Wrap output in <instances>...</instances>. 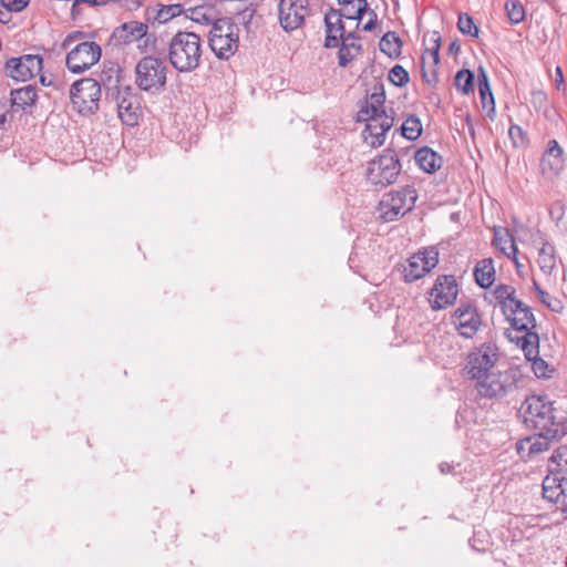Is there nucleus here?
Returning a JSON list of instances; mask_svg holds the SVG:
<instances>
[{
  "mask_svg": "<svg viewBox=\"0 0 567 567\" xmlns=\"http://www.w3.org/2000/svg\"><path fill=\"white\" fill-rule=\"evenodd\" d=\"M524 423L537 431L517 443V452L532 457L547 451L551 443L567 434V413L554 406L547 396L530 395L522 403Z\"/></svg>",
  "mask_w": 567,
  "mask_h": 567,
  "instance_id": "1",
  "label": "nucleus"
},
{
  "mask_svg": "<svg viewBox=\"0 0 567 567\" xmlns=\"http://www.w3.org/2000/svg\"><path fill=\"white\" fill-rule=\"evenodd\" d=\"M385 92L383 84L377 83L372 93L368 96L364 105L361 106L357 114L358 122H367L363 134L369 133L373 138L371 145L373 147L381 146L384 143L385 134L393 126L394 118L389 115L384 109Z\"/></svg>",
  "mask_w": 567,
  "mask_h": 567,
  "instance_id": "2",
  "label": "nucleus"
},
{
  "mask_svg": "<svg viewBox=\"0 0 567 567\" xmlns=\"http://www.w3.org/2000/svg\"><path fill=\"white\" fill-rule=\"evenodd\" d=\"M513 330H506L507 339L519 347L524 354L536 355L539 347V334L534 312L529 306L519 300L513 305V313L504 315Z\"/></svg>",
  "mask_w": 567,
  "mask_h": 567,
  "instance_id": "3",
  "label": "nucleus"
},
{
  "mask_svg": "<svg viewBox=\"0 0 567 567\" xmlns=\"http://www.w3.org/2000/svg\"><path fill=\"white\" fill-rule=\"evenodd\" d=\"M202 54V40L195 32L178 31L169 40L167 60L179 73L195 71L200 65Z\"/></svg>",
  "mask_w": 567,
  "mask_h": 567,
  "instance_id": "4",
  "label": "nucleus"
},
{
  "mask_svg": "<svg viewBox=\"0 0 567 567\" xmlns=\"http://www.w3.org/2000/svg\"><path fill=\"white\" fill-rule=\"evenodd\" d=\"M208 45L219 60H229L239 48V28L233 18L220 17L208 32Z\"/></svg>",
  "mask_w": 567,
  "mask_h": 567,
  "instance_id": "5",
  "label": "nucleus"
},
{
  "mask_svg": "<svg viewBox=\"0 0 567 567\" xmlns=\"http://www.w3.org/2000/svg\"><path fill=\"white\" fill-rule=\"evenodd\" d=\"M523 374L517 367H511L505 371L491 372L478 380L476 390L485 399H503L519 388Z\"/></svg>",
  "mask_w": 567,
  "mask_h": 567,
  "instance_id": "6",
  "label": "nucleus"
},
{
  "mask_svg": "<svg viewBox=\"0 0 567 567\" xmlns=\"http://www.w3.org/2000/svg\"><path fill=\"white\" fill-rule=\"evenodd\" d=\"M167 65L155 56H143L135 65V84L144 92L151 94L161 93L167 83Z\"/></svg>",
  "mask_w": 567,
  "mask_h": 567,
  "instance_id": "7",
  "label": "nucleus"
},
{
  "mask_svg": "<svg viewBox=\"0 0 567 567\" xmlns=\"http://www.w3.org/2000/svg\"><path fill=\"white\" fill-rule=\"evenodd\" d=\"M402 165L393 148L384 150L367 164L365 177L372 186L385 188L396 182Z\"/></svg>",
  "mask_w": 567,
  "mask_h": 567,
  "instance_id": "8",
  "label": "nucleus"
},
{
  "mask_svg": "<svg viewBox=\"0 0 567 567\" xmlns=\"http://www.w3.org/2000/svg\"><path fill=\"white\" fill-rule=\"evenodd\" d=\"M417 199V193L412 186H404L383 196L379 204L380 216L385 221H393L412 210Z\"/></svg>",
  "mask_w": 567,
  "mask_h": 567,
  "instance_id": "9",
  "label": "nucleus"
},
{
  "mask_svg": "<svg viewBox=\"0 0 567 567\" xmlns=\"http://www.w3.org/2000/svg\"><path fill=\"white\" fill-rule=\"evenodd\" d=\"M100 82L92 78L75 81L70 87L73 107L81 114H93L99 110Z\"/></svg>",
  "mask_w": 567,
  "mask_h": 567,
  "instance_id": "10",
  "label": "nucleus"
},
{
  "mask_svg": "<svg viewBox=\"0 0 567 567\" xmlns=\"http://www.w3.org/2000/svg\"><path fill=\"white\" fill-rule=\"evenodd\" d=\"M498 349L495 344L486 342L467 354L464 375L471 380H481L491 373V369L498 361Z\"/></svg>",
  "mask_w": 567,
  "mask_h": 567,
  "instance_id": "11",
  "label": "nucleus"
},
{
  "mask_svg": "<svg viewBox=\"0 0 567 567\" xmlns=\"http://www.w3.org/2000/svg\"><path fill=\"white\" fill-rule=\"evenodd\" d=\"M101 47L94 41H83L71 49L65 59L70 72L81 74L99 62Z\"/></svg>",
  "mask_w": 567,
  "mask_h": 567,
  "instance_id": "12",
  "label": "nucleus"
},
{
  "mask_svg": "<svg viewBox=\"0 0 567 567\" xmlns=\"http://www.w3.org/2000/svg\"><path fill=\"white\" fill-rule=\"evenodd\" d=\"M432 310L446 309L454 305L458 295V285L455 276L440 275L429 291Z\"/></svg>",
  "mask_w": 567,
  "mask_h": 567,
  "instance_id": "13",
  "label": "nucleus"
},
{
  "mask_svg": "<svg viewBox=\"0 0 567 567\" xmlns=\"http://www.w3.org/2000/svg\"><path fill=\"white\" fill-rule=\"evenodd\" d=\"M42 68L43 59L39 54L11 58L4 64L6 75L21 82H27L38 75Z\"/></svg>",
  "mask_w": 567,
  "mask_h": 567,
  "instance_id": "14",
  "label": "nucleus"
},
{
  "mask_svg": "<svg viewBox=\"0 0 567 567\" xmlns=\"http://www.w3.org/2000/svg\"><path fill=\"white\" fill-rule=\"evenodd\" d=\"M279 22L282 29L291 32L300 28L309 14L308 0H280L278 4Z\"/></svg>",
  "mask_w": 567,
  "mask_h": 567,
  "instance_id": "15",
  "label": "nucleus"
},
{
  "mask_svg": "<svg viewBox=\"0 0 567 567\" xmlns=\"http://www.w3.org/2000/svg\"><path fill=\"white\" fill-rule=\"evenodd\" d=\"M453 324L457 332L466 338H473L482 326V318L473 303H461L453 313Z\"/></svg>",
  "mask_w": 567,
  "mask_h": 567,
  "instance_id": "16",
  "label": "nucleus"
},
{
  "mask_svg": "<svg viewBox=\"0 0 567 567\" xmlns=\"http://www.w3.org/2000/svg\"><path fill=\"white\" fill-rule=\"evenodd\" d=\"M147 24L140 21H128L116 27L110 38V42L117 48L137 42L147 34Z\"/></svg>",
  "mask_w": 567,
  "mask_h": 567,
  "instance_id": "17",
  "label": "nucleus"
},
{
  "mask_svg": "<svg viewBox=\"0 0 567 567\" xmlns=\"http://www.w3.org/2000/svg\"><path fill=\"white\" fill-rule=\"evenodd\" d=\"M344 13L341 10L330 8L324 14L326 39L324 48L332 49L340 45V41L347 38L342 19Z\"/></svg>",
  "mask_w": 567,
  "mask_h": 567,
  "instance_id": "18",
  "label": "nucleus"
},
{
  "mask_svg": "<svg viewBox=\"0 0 567 567\" xmlns=\"http://www.w3.org/2000/svg\"><path fill=\"white\" fill-rule=\"evenodd\" d=\"M564 151L556 140H550L540 158V171L549 177L557 176L564 167Z\"/></svg>",
  "mask_w": 567,
  "mask_h": 567,
  "instance_id": "19",
  "label": "nucleus"
},
{
  "mask_svg": "<svg viewBox=\"0 0 567 567\" xmlns=\"http://www.w3.org/2000/svg\"><path fill=\"white\" fill-rule=\"evenodd\" d=\"M115 99L117 100L118 116L121 117L123 123L126 125L136 124L140 105L137 102V97L131 93V87L127 86L124 91V94H120Z\"/></svg>",
  "mask_w": 567,
  "mask_h": 567,
  "instance_id": "20",
  "label": "nucleus"
},
{
  "mask_svg": "<svg viewBox=\"0 0 567 567\" xmlns=\"http://www.w3.org/2000/svg\"><path fill=\"white\" fill-rule=\"evenodd\" d=\"M121 72L120 66L115 63L104 64L100 79L96 81L100 82L101 89L104 87L107 96L117 97L121 94L118 90Z\"/></svg>",
  "mask_w": 567,
  "mask_h": 567,
  "instance_id": "21",
  "label": "nucleus"
},
{
  "mask_svg": "<svg viewBox=\"0 0 567 567\" xmlns=\"http://www.w3.org/2000/svg\"><path fill=\"white\" fill-rule=\"evenodd\" d=\"M491 295L495 300L494 307H498L503 316L513 313V305L520 300L516 298L515 287L505 284L495 286Z\"/></svg>",
  "mask_w": 567,
  "mask_h": 567,
  "instance_id": "22",
  "label": "nucleus"
},
{
  "mask_svg": "<svg viewBox=\"0 0 567 567\" xmlns=\"http://www.w3.org/2000/svg\"><path fill=\"white\" fill-rule=\"evenodd\" d=\"M543 497L551 503L557 502L567 489V477L557 472H551L545 476L542 484Z\"/></svg>",
  "mask_w": 567,
  "mask_h": 567,
  "instance_id": "23",
  "label": "nucleus"
},
{
  "mask_svg": "<svg viewBox=\"0 0 567 567\" xmlns=\"http://www.w3.org/2000/svg\"><path fill=\"white\" fill-rule=\"evenodd\" d=\"M417 166L425 173L432 174L441 168L443 158L429 146H424L414 153Z\"/></svg>",
  "mask_w": 567,
  "mask_h": 567,
  "instance_id": "24",
  "label": "nucleus"
},
{
  "mask_svg": "<svg viewBox=\"0 0 567 567\" xmlns=\"http://www.w3.org/2000/svg\"><path fill=\"white\" fill-rule=\"evenodd\" d=\"M10 107L12 111H25L37 101V92L33 85H25L23 87L11 90L10 92Z\"/></svg>",
  "mask_w": 567,
  "mask_h": 567,
  "instance_id": "25",
  "label": "nucleus"
},
{
  "mask_svg": "<svg viewBox=\"0 0 567 567\" xmlns=\"http://www.w3.org/2000/svg\"><path fill=\"white\" fill-rule=\"evenodd\" d=\"M185 17L196 23L203 25H212L215 21H217L220 17L216 9L209 4H200L195 7L185 8Z\"/></svg>",
  "mask_w": 567,
  "mask_h": 567,
  "instance_id": "26",
  "label": "nucleus"
},
{
  "mask_svg": "<svg viewBox=\"0 0 567 567\" xmlns=\"http://www.w3.org/2000/svg\"><path fill=\"white\" fill-rule=\"evenodd\" d=\"M493 244L497 249L511 258L515 262L517 269H519L520 264L517 259V247L508 229L495 230Z\"/></svg>",
  "mask_w": 567,
  "mask_h": 567,
  "instance_id": "27",
  "label": "nucleus"
},
{
  "mask_svg": "<svg viewBox=\"0 0 567 567\" xmlns=\"http://www.w3.org/2000/svg\"><path fill=\"white\" fill-rule=\"evenodd\" d=\"M475 282L484 289L489 288L495 281V268L492 258L480 260L474 268Z\"/></svg>",
  "mask_w": 567,
  "mask_h": 567,
  "instance_id": "28",
  "label": "nucleus"
},
{
  "mask_svg": "<svg viewBox=\"0 0 567 567\" xmlns=\"http://www.w3.org/2000/svg\"><path fill=\"white\" fill-rule=\"evenodd\" d=\"M350 39L359 40L360 38L355 32H349L347 38L340 41V45L338 47V63L342 68L347 66L348 63L353 59L351 50L360 52L362 49L360 43L349 42Z\"/></svg>",
  "mask_w": 567,
  "mask_h": 567,
  "instance_id": "29",
  "label": "nucleus"
},
{
  "mask_svg": "<svg viewBox=\"0 0 567 567\" xmlns=\"http://www.w3.org/2000/svg\"><path fill=\"white\" fill-rule=\"evenodd\" d=\"M537 264L545 275H550L556 267L555 247L544 243L538 250Z\"/></svg>",
  "mask_w": 567,
  "mask_h": 567,
  "instance_id": "30",
  "label": "nucleus"
},
{
  "mask_svg": "<svg viewBox=\"0 0 567 567\" xmlns=\"http://www.w3.org/2000/svg\"><path fill=\"white\" fill-rule=\"evenodd\" d=\"M429 270H425V266L420 256L415 254L409 259L408 266L403 269V277L406 282H413L424 277Z\"/></svg>",
  "mask_w": 567,
  "mask_h": 567,
  "instance_id": "31",
  "label": "nucleus"
},
{
  "mask_svg": "<svg viewBox=\"0 0 567 567\" xmlns=\"http://www.w3.org/2000/svg\"><path fill=\"white\" fill-rule=\"evenodd\" d=\"M157 7L158 9L155 12L154 20L158 23H166L185 13V7L182 3L157 4Z\"/></svg>",
  "mask_w": 567,
  "mask_h": 567,
  "instance_id": "32",
  "label": "nucleus"
},
{
  "mask_svg": "<svg viewBox=\"0 0 567 567\" xmlns=\"http://www.w3.org/2000/svg\"><path fill=\"white\" fill-rule=\"evenodd\" d=\"M402 136L409 141L417 140L423 131L422 122L415 114H410L400 127Z\"/></svg>",
  "mask_w": 567,
  "mask_h": 567,
  "instance_id": "33",
  "label": "nucleus"
},
{
  "mask_svg": "<svg viewBox=\"0 0 567 567\" xmlns=\"http://www.w3.org/2000/svg\"><path fill=\"white\" fill-rule=\"evenodd\" d=\"M379 47L389 56H396L401 53L402 41L395 32L389 31L381 38Z\"/></svg>",
  "mask_w": 567,
  "mask_h": 567,
  "instance_id": "34",
  "label": "nucleus"
},
{
  "mask_svg": "<svg viewBox=\"0 0 567 567\" xmlns=\"http://www.w3.org/2000/svg\"><path fill=\"white\" fill-rule=\"evenodd\" d=\"M474 72L468 69H462L456 73L454 84L458 91L468 95L474 93Z\"/></svg>",
  "mask_w": 567,
  "mask_h": 567,
  "instance_id": "35",
  "label": "nucleus"
},
{
  "mask_svg": "<svg viewBox=\"0 0 567 567\" xmlns=\"http://www.w3.org/2000/svg\"><path fill=\"white\" fill-rule=\"evenodd\" d=\"M539 351L536 355H527L525 358L532 361V370L537 378L548 379L551 378L554 369L542 358H539Z\"/></svg>",
  "mask_w": 567,
  "mask_h": 567,
  "instance_id": "36",
  "label": "nucleus"
},
{
  "mask_svg": "<svg viewBox=\"0 0 567 567\" xmlns=\"http://www.w3.org/2000/svg\"><path fill=\"white\" fill-rule=\"evenodd\" d=\"M549 468L551 472L567 473V445L557 447L549 458Z\"/></svg>",
  "mask_w": 567,
  "mask_h": 567,
  "instance_id": "37",
  "label": "nucleus"
},
{
  "mask_svg": "<svg viewBox=\"0 0 567 567\" xmlns=\"http://www.w3.org/2000/svg\"><path fill=\"white\" fill-rule=\"evenodd\" d=\"M505 10L509 21L514 24H518L525 19V9L519 0H507Z\"/></svg>",
  "mask_w": 567,
  "mask_h": 567,
  "instance_id": "38",
  "label": "nucleus"
},
{
  "mask_svg": "<svg viewBox=\"0 0 567 567\" xmlns=\"http://www.w3.org/2000/svg\"><path fill=\"white\" fill-rule=\"evenodd\" d=\"M457 28H458L460 32L463 34L471 35L473 38L478 37L480 29L474 23L473 18L471 16H468L467 13L458 14Z\"/></svg>",
  "mask_w": 567,
  "mask_h": 567,
  "instance_id": "39",
  "label": "nucleus"
},
{
  "mask_svg": "<svg viewBox=\"0 0 567 567\" xmlns=\"http://www.w3.org/2000/svg\"><path fill=\"white\" fill-rule=\"evenodd\" d=\"M536 295L542 303L547 306L551 311L559 312L563 309L560 301L557 298H553L548 292L543 290L539 285L534 280L533 282Z\"/></svg>",
  "mask_w": 567,
  "mask_h": 567,
  "instance_id": "40",
  "label": "nucleus"
},
{
  "mask_svg": "<svg viewBox=\"0 0 567 567\" xmlns=\"http://www.w3.org/2000/svg\"><path fill=\"white\" fill-rule=\"evenodd\" d=\"M388 79L392 84L399 87L404 86L410 80L408 71L400 64H395L390 70Z\"/></svg>",
  "mask_w": 567,
  "mask_h": 567,
  "instance_id": "41",
  "label": "nucleus"
},
{
  "mask_svg": "<svg viewBox=\"0 0 567 567\" xmlns=\"http://www.w3.org/2000/svg\"><path fill=\"white\" fill-rule=\"evenodd\" d=\"M430 41L432 42V47H429L424 50L422 54V61L424 62L425 56L429 54L433 59V63L436 65L440 62V48H441V35L437 31L432 32Z\"/></svg>",
  "mask_w": 567,
  "mask_h": 567,
  "instance_id": "42",
  "label": "nucleus"
},
{
  "mask_svg": "<svg viewBox=\"0 0 567 567\" xmlns=\"http://www.w3.org/2000/svg\"><path fill=\"white\" fill-rule=\"evenodd\" d=\"M508 136L514 147H522L528 143L527 133L519 125L512 124L508 130Z\"/></svg>",
  "mask_w": 567,
  "mask_h": 567,
  "instance_id": "43",
  "label": "nucleus"
},
{
  "mask_svg": "<svg viewBox=\"0 0 567 567\" xmlns=\"http://www.w3.org/2000/svg\"><path fill=\"white\" fill-rule=\"evenodd\" d=\"M415 255L421 257L423 265L425 266V270L431 271L439 262V251L434 247Z\"/></svg>",
  "mask_w": 567,
  "mask_h": 567,
  "instance_id": "44",
  "label": "nucleus"
},
{
  "mask_svg": "<svg viewBox=\"0 0 567 567\" xmlns=\"http://www.w3.org/2000/svg\"><path fill=\"white\" fill-rule=\"evenodd\" d=\"M3 8L10 12L22 11L30 2V0H0Z\"/></svg>",
  "mask_w": 567,
  "mask_h": 567,
  "instance_id": "45",
  "label": "nucleus"
},
{
  "mask_svg": "<svg viewBox=\"0 0 567 567\" xmlns=\"http://www.w3.org/2000/svg\"><path fill=\"white\" fill-rule=\"evenodd\" d=\"M370 12L368 3L359 4V7L353 11V13H344V18L349 20H358L360 21L365 13Z\"/></svg>",
  "mask_w": 567,
  "mask_h": 567,
  "instance_id": "46",
  "label": "nucleus"
},
{
  "mask_svg": "<svg viewBox=\"0 0 567 567\" xmlns=\"http://www.w3.org/2000/svg\"><path fill=\"white\" fill-rule=\"evenodd\" d=\"M84 37H85L84 32H82V31H73V32L69 33L65 37V39L61 43V48L66 50V49H69L71 47V44L73 42H75L76 40L83 39Z\"/></svg>",
  "mask_w": 567,
  "mask_h": 567,
  "instance_id": "47",
  "label": "nucleus"
},
{
  "mask_svg": "<svg viewBox=\"0 0 567 567\" xmlns=\"http://www.w3.org/2000/svg\"><path fill=\"white\" fill-rule=\"evenodd\" d=\"M478 91H480V95L488 94V99H489V103H491L489 112H494L495 111V101H494V96H493L489 83L488 84H480Z\"/></svg>",
  "mask_w": 567,
  "mask_h": 567,
  "instance_id": "48",
  "label": "nucleus"
},
{
  "mask_svg": "<svg viewBox=\"0 0 567 567\" xmlns=\"http://www.w3.org/2000/svg\"><path fill=\"white\" fill-rule=\"evenodd\" d=\"M369 16H370V19L362 27L363 31H372L377 27V22H378L377 13L373 10H370Z\"/></svg>",
  "mask_w": 567,
  "mask_h": 567,
  "instance_id": "49",
  "label": "nucleus"
},
{
  "mask_svg": "<svg viewBox=\"0 0 567 567\" xmlns=\"http://www.w3.org/2000/svg\"><path fill=\"white\" fill-rule=\"evenodd\" d=\"M534 105L543 106L547 102V95L543 91L533 92V101Z\"/></svg>",
  "mask_w": 567,
  "mask_h": 567,
  "instance_id": "50",
  "label": "nucleus"
},
{
  "mask_svg": "<svg viewBox=\"0 0 567 567\" xmlns=\"http://www.w3.org/2000/svg\"><path fill=\"white\" fill-rule=\"evenodd\" d=\"M555 84L557 90H560L561 85L564 84V74L560 66H556L555 70Z\"/></svg>",
  "mask_w": 567,
  "mask_h": 567,
  "instance_id": "51",
  "label": "nucleus"
},
{
  "mask_svg": "<svg viewBox=\"0 0 567 567\" xmlns=\"http://www.w3.org/2000/svg\"><path fill=\"white\" fill-rule=\"evenodd\" d=\"M477 79H478V85L480 84H488L489 83L487 73H486L485 69L482 65L478 66V69H477Z\"/></svg>",
  "mask_w": 567,
  "mask_h": 567,
  "instance_id": "52",
  "label": "nucleus"
},
{
  "mask_svg": "<svg viewBox=\"0 0 567 567\" xmlns=\"http://www.w3.org/2000/svg\"><path fill=\"white\" fill-rule=\"evenodd\" d=\"M554 503L557 504L559 509H561L563 512H566L567 511V489H564V494L561 495V497H559V499H557V502H554Z\"/></svg>",
  "mask_w": 567,
  "mask_h": 567,
  "instance_id": "53",
  "label": "nucleus"
},
{
  "mask_svg": "<svg viewBox=\"0 0 567 567\" xmlns=\"http://www.w3.org/2000/svg\"><path fill=\"white\" fill-rule=\"evenodd\" d=\"M8 106H10V100H8L7 97L0 100V113L3 111H8Z\"/></svg>",
  "mask_w": 567,
  "mask_h": 567,
  "instance_id": "54",
  "label": "nucleus"
},
{
  "mask_svg": "<svg viewBox=\"0 0 567 567\" xmlns=\"http://www.w3.org/2000/svg\"><path fill=\"white\" fill-rule=\"evenodd\" d=\"M481 102L483 107L487 109L491 105L488 94L481 95Z\"/></svg>",
  "mask_w": 567,
  "mask_h": 567,
  "instance_id": "55",
  "label": "nucleus"
},
{
  "mask_svg": "<svg viewBox=\"0 0 567 567\" xmlns=\"http://www.w3.org/2000/svg\"><path fill=\"white\" fill-rule=\"evenodd\" d=\"M451 468H452V466L447 463L440 464V470L442 473H447L451 471Z\"/></svg>",
  "mask_w": 567,
  "mask_h": 567,
  "instance_id": "56",
  "label": "nucleus"
},
{
  "mask_svg": "<svg viewBox=\"0 0 567 567\" xmlns=\"http://www.w3.org/2000/svg\"><path fill=\"white\" fill-rule=\"evenodd\" d=\"M40 82H41V84H42V85H44V86H50V85L52 84V81H51V80H49V81H48V79H47V76H45V75H41V76H40Z\"/></svg>",
  "mask_w": 567,
  "mask_h": 567,
  "instance_id": "57",
  "label": "nucleus"
},
{
  "mask_svg": "<svg viewBox=\"0 0 567 567\" xmlns=\"http://www.w3.org/2000/svg\"><path fill=\"white\" fill-rule=\"evenodd\" d=\"M354 0H343L341 1V6H350ZM359 2V4H364V2H367V0H357Z\"/></svg>",
  "mask_w": 567,
  "mask_h": 567,
  "instance_id": "58",
  "label": "nucleus"
},
{
  "mask_svg": "<svg viewBox=\"0 0 567 567\" xmlns=\"http://www.w3.org/2000/svg\"><path fill=\"white\" fill-rule=\"evenodd\" d=\"M8 21V12L0 9V22H7Z\"/></svg>",
  "mask_w": 567,
  "mask_h": 567,
  "instance_id": "59",
  "label": "nucleus"
},
{
  "mask_svg": "<svg viewBox=\"0 0 567 567\" xmlns=\"http://www.w3.org/2000/svg\"><path fill=\"white\" fill-rule=\"evenodd\" d=\"M7 113L8 111H3L0 113V127L6 123L7 121Z\"/></svg>",
  "mask_w": 567,
  "mask_h": 567,
  "instance_id": "60",
  "label": "nucleus"
},
{
  "mask_svg": "<svg viewBox=\"0 0 567 567\" xmlns=\"http://www.w3.org/2000/svg\"><path fill=\"white\" fill-rule=\"evenodd\" d=\"M254 12H255L254 10H249V9H247V10H245V11H244V16H245V17L247 16V17H248V21H250V19H251V18H252V16H254Z\"/></svg>",
  "mask_w": 567,
  "mask_h": 567,
  "instance_id": "61",
  "label": "nucleus"
},
{
  "mask_svg": "<svg viewBox=\"0 0 567 567\" xmlns=\"http://www.w3.org/2000/svg\"><path fill=\"white\" fill-rule=\"evenodd\" d=\"M449 50H450L451 52L458 51V50H460V47H458L455 42H453V43H451V44H450Z\"/></svg>",
  "mask_w": 567,
  "mask_h": 567,
  "instance_id": "62",
  "label": "nucleus"
},
{
  "mask_svg": "<svg viewBox=\"0 0 567 567\" xmlns=\"http://www.w3.org/2000/svg\"><path fill=\"white\" fill-rule=\"evenodd\" d=\"M354 10L349 9V6H344V12L343 13H353Z\"/></svg>",
  "mask_w": 567,
  "mask_h": 567,
  "instance_id": "63",
  "label": "nucleus"
},
{
  "mask_svg": "<svg viewBox=\"0 0 567 567\" xmlns=\"http://www.w3.org/2000/svg\"><path fill=\"white\" fill-rule=\"evenodd\" d=\"M358 41H359V40L350 39V41H349V42L359 43Z\"/></svg>",
  "mask_w": 567,
  "mask_h": 567,
  "instance_id": "64",
  "label": "nucleus"
}]
</instances>
